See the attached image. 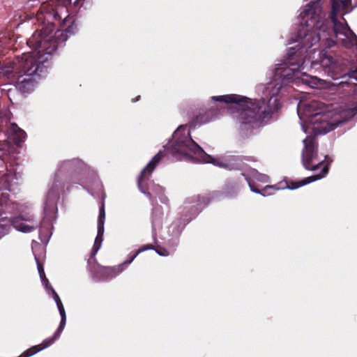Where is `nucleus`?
I'll use <instances>...</instances> for the list:
<instances>
[{
    "label": "nucleus",
    "mask_w": 357,
    "mask_h": 357,
    "mask_svg": "<svg viewBox=\"0 0 357 357\" xmlns=\"http://www.w3.org/2000/svg\"><path fill=\"white\" fill-rule=\"evenodd\" d=\"M13 178L15 179H17V175L15 174V176H10L9 175H6L5 177L3 178V180L6 183H7L6 185H5V187L8 189V190H10V188L11 186V184L10 183L13 182Z\"/></svg>",
    "instance_id": "nucleus-18"
},
{
    "label": "nucleus",
    "mask_w": 357,
    "mask_h": 357,
    "mask_svg": "<svg viewBox=\"0 0 357 357\" xmlns=\"http://www.w3.org/2000/svg\"><path fill=\"white\" fill-rule=\"evenodd\" d=\"M155 251L160 256H167L169 255V252L167 250L161 247H158Z\"/></svg>",
    "instance_id": "nucleus-19"
},
{
    "label": "nucleus",
    "mask_w": 357,
    "mask_h": 357,
    "mask_svg": "<svg viewBox=\"0 0 357 357\" xmlns=\"http://www.w3.org/2000/svg\"><path fill=\"white\" fill-rule=\"evenodd\" d=\"M66 10L64 3H59L58 0H50L41 6L40 13L45 14V18L49 22L53 19H61V14Z\"/></svg>",
    "instance_id": "nucleus-8"
},
{
    "label": "nucleus",
    "mask_w": 357,
    "mask_h": 357,
    "mask_svg": "<svg viewBox=\"0 0 357 357\" xmlns=\"http://www.w3.org/2000/svg\"><path fill=\"white\" fill-rule=\"evenodd\" d=\"M246 180L248 181L249 185L252 192L261 194L263 196L271 194L268 192V190L280 189L279 188H277L276 185H266L262 190L255 189L251 184V180L253 181L265 183L269 181V177L266 174L259 173L256 169H254L250 170L248 177H246Z\"/></svg>",
    "instance_id": "nucleus-9"
},
{
    "label": "nucleus",
    "mask_w": 357,
    "mask_h": 357,
    "mask_svg": "<svg viewBox=\"0 0 357 357\" xmlns=\"http://www.w3.org/2000/svg\"><path fill=\"white\" fill-rule=\"evenodd\" d=\"M331 1L333 29L326 18L320 0H312L303 8L299 15L301 27L295 40L299 44L288 50L282 63L275 65L272 80L266 85L257 86L258 93L262 95L261 99L252 100L236 94L213 96L212 99L232 104L231 108L236 109L234 117L241 126H254L268 121L271 114L280 109L278 94L284 86L302 82L313 89L329 88L330 82L308 73L315 65L320 64L335 79L337 63L325 50L318 52L316 48H311L319 42L324 47L330 48L336 43L333 37L346 48L357 45L356 36L341 16L344 14L342 10L348 6L350 0Z\"/></svg>",
    "instance_id": "nucleus-1"
},
{
    "label": "nucleus",
    "mask_w": 357,
    "mask_h": 357,
    "mask_svg": "<svg viewBox=\"0 0 357 357\" xmlns=\"http://www.w3.org/2000/svg\"><path fill=\"white\" fill-rule=\"evenodd\" d=\"M6 233H7V231H5V232H1V233L0 234V237H1V236H3V235H4V234H6Z\"/></svg>",
    "instance_id": "nucleus-21"
},
{
    "label": "nucleus",
    "mask_w": 357,
    "mask_h": 357,
    "mask_svg": "<svg viewBox=\"0 0 357 357\" xmlns=\"http://www.w3.org/2000/svg\"><path fill=\"white\" fill-rule=\"evenodd\" d=\"M148 249H150V248L148 247V246H145V247H144L142 248L139 249L135 254L129 255H128V259L127 260H126L121 264L117 266L116 268H111V269H108V270L110 271L115 272L116 274L121 273L128 265H129L130 264H131L132 262V261L135 259V257L140 252H143V251H144L146 250H148Z\"/></svg>",
    "instance_id": "nucleus-12"
},
{
    "label": "nucleus",
    "mask_w": 357,
    "mask_h": 357,
    "mask_svg": "<svg viewBox=\"0 0 357 357\" xmlns=\"http://www.w3.org/2000/svg\"><path fill=\"white\" fill-rule=\"evenodd\" d=\"M139 96H138V97L136 98V100H135V101L139 100Z\"/></svg>",
    "instance_id": "nucleus-22"
},
{
    "label": "nucleus",
    "mask_w": 357,
    "mask_h": 357,
    "mask_svg": "<svg viewBox=\"0 0 357 357\" xmlns=\"http://www.w3.org/2000/svg\"><path fill=\"white\" fill-rule=\"evenodd\" d=\"M163 157L162 151H159L153 159L149 162V164L143 169L139 175L137 181L138 187L142 192L146 195L150 199L151 198V193L149 192H146L143 189L142 184L146 176H149L153 169L155 168L157 164Z\"/></svg>",
    "instance_id": "nucleus-10"
},
{
    "label": "nucleus",
    "mask_w": 357,
    "mask_h": 357,
    "mask_svg": "<svg viewBox=\"0 0 357 357\" xmlns=\"http://www.w3.org/2000/svg\"><path fill=\"white\" fill-rule=\"evenodd\" d=\"M177 160L212 163L216 166L231 169L228 161L234 160L230 158L227 160L214 158L206 154L204 150L190 137V130L186 126H181L174 132L172 142L166 148Z\"/></svg>",
    "instance_id": "nucleus-4"
},
{
    "label": "nucleus",
    "mask_w": 357,
    "mask_h": 357,
    "mask_svg": "<svg viewBox=\"0 0 357 357\" xmlns=\"http://www.w3.org/2000/svg\"><path fill=\"white\" fill-rule=\"evenodd\" d=\"M70 28L64 31L57 29L54 31L53 25L49 24L40 33H34L27 42L33 51L23 54L20 68L23 72L17 82V89L22 93L31 91L36 82V77H43L47 72L49 59L56 50L57 43L67 39L66 33Z\"/></svg>",
    "instance_id": "nucleus-3"
},
{
    "label": "nucleus",
    "mask_w": 357,
    "mask_h": 357,
    "mask_svg": "<svg viewBox=\"0 0 357 357\" xmlns=\"http://www.w3.org/2000/svg\"><path fill=\"white\" fill-rule=\"evenodd\" d=\"M105 218V212L104 204H102L100 207L99 216L98 220V234L95 240V243L93 245V249H95V252H97L98 250L100 247L101 242L102 241V236L104 233V222Z\"/></svg>",
    "instance_id": "nucleus-11"
},
{
    "label": "nucleus",
    "mask_w": 357,
    "mask_h": 357,
    "mask_svg": "<svg viewBox=\"0 0 357 357\" xmlns=\"http://www.w3.org/2000/svg\"><path fill=\"white\" fill-rule=\"evenodd\" d=\"M342 78L343 80L341 81L339 84H342L343 86L344 84L357 85V68L350 72L349 74L344 75Z\"/></svg>",
    "instance_id": "nucleus-13"
},
{
    "label": "nucleus",
    "mask_w": 357,
    "mask_h": 357,
    "mask_svg": "<svg viewBox=\"0 0 357 357\" xmlns=\"http://www.w3.org/2000/svg\"><path fill=\"white\" fill-rule=\"evenodd\" d=\"M155 190L158 192V193H160V192H162L163 189L162 187L159 186V185H156L155 186Z\"/></svg>",
    "instance_id": "nucleus-20"
},
{
    "label": "nucleus",
    "mask_w": 357,
    "mask_h": 357,
    "mask_svg": "<svg viewBox=\"0 0 357 357\" xmlns=\"http://www.w3.org/2000/svg\"><path fill=\"white\" fill-rule=\"evenodd\" d=\"M117 266L113 267H103L100 270V273H101V278L105 280H110L114 277H116L119 273H115V272L110 271L108 269L115 268Z\"/></svg>",
    "instance_id": "nucleus-17"
},
{
    "label": "nucleus",
    "mask_w": 357,
    "mask_h": 357,
    "mask_svg": "<svg viewBox=\"0 0 357 357\" xmlns=\"http://www.w3.org/2000/svg\"><path fill=\"white\" fill-rule=\"evenodd\" d=\"M83 163L79 160H73L63 162L59 167V172L56 175L54 181L47 192L44 204L45 218H53L57 211L56 199L60 194L64 191L63 183L60 181V176L66 171L81 167Z\"/></svg>",
    "instance_id": "nucleus-6"
},
{
    "label": "nucleus",
    "mask_w": 357,
    "mask_h": 357,
    "mask_svg": "<svg viewBox=\"0 0 357 357\" xmlns=\"http://www.w3.org/2000/svg\"><path fill=\"white\" fill-rule=\"evenodd\" d=\"M11 131L13 132L15 136L13 140L16 144H20L23 142L26 138V133L24 130H21L17 126L12 125Z\"/></svg>",
    "instance_id": "nucleus-15"
},
{
    "label": "nucleus",
    "mask_w": 357,
    "mask_h": 357,
    "mask_svg": "<svg viewBox=\"0 0 357 357\" xmlns=\"http://www.w3.org/2000/svg\"><path fill=\"white\" fill-rule=\"evenodd\" d=\"M20 215L12 220L14 228L24 233H29L38 227L39 222L36 220L35 216L30 213H26L24 208L19 209Z\"/></svg>",
    "instance_id": "nucleus-7"
},
{
    "label": "nucleus",
    "mask_w": 357,
    "mask_h": 357,
    "mask_svg": "<svg viewBox=\"0 0 357 357\" xmlns=\"http://www.w3.org/2000/svg\"><path fill=\"white\" fill-rule=\"evenodd\" d=\"M215 117L213 115V112L211 111L205 112L204 113L199 114L196 117V123L198 124H204L210 122L213 120Z\"/></svg>",
    "instance_id": "nucleus-16"
},
{
    "label": "nucleus",
    "mask_w": 357,
    "mask_h": 357,
    "mask_svg": "<svg viewBox=\"0 0 357 357\" xmlns=\"http://www.w3.org/2000/svg\"><path fill=\"white\" fill-rule=\"evenodd\" d=\"M297 112L304 132L308 135L326 134L354 117L357 114V102L328 107L316 100H301L298 105ZM303 144L302 162L304 167L308 170L321 169V172L286 186L291 190L321 179L328 171L331 162L326 155H318L315 138L308 135L303 139Z\"/></svg>",
    "instance_id": "nucleus-2"
},
{
    "label": "nucleus",
    "mask_w": 357,
    "mask_h": 357,
    "mask_svg": "<svg viewBox=\"0 0 357 357\" xmlns=\"http://www.w3.org/2000/svg\"><path fill=\"white\" fill-rule=\"evenodd\" d=\"M15 203H10L8 192L7 191L0 192V206L5 208V211L10 213V208H14Z\"/></svg>",
    "instance_id": "nucleus-14"
},
{
    "label": "nucleus",
    "mask_w": 357,
    "mask_h": 357,
    "mask_svg": "<svg viewBox=\"0 0 357 357\" xmlns=\"http://www.w3.org/2000/svg\"><path fill=\"white\" fill-rule=\"evenodd\" d=\"M37 266H38V271L40 275V278L41 279V282L45 289L48 291V294H52L53 299L56 303L58 310L59 311L61 319L60 322V325L55 332L53 337L47 338L40 345L33 346L31 348L27 349L25 351L23 354H22L19 357H29L33 356V354H36L37 352L40 351L42 349H44L50 345H52L56 340H57L59 336L61 335V333L62 331L64 328V326L66 325V312L63 307V305L61 303V301L59 296V295L56 294V292L54 291V289L51 287V285L49 284L48 280L45 278V274L44 272V269L43 266L40 264L36 257H35Z\"/></svg>",
    "instance_id": "nucleus-5"
}]
</instances>
